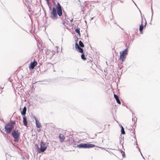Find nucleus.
Instances as JSON below:
<instances>
[{
	"instance_id": "17",
	"label": "nucleus",
	"mask_w": 160,
	"mask_h": 160,
	"mask_svg": "<svg viewBox=\"0 0 160 160\" xmlns=\"http://www.w3.org/2000/svg\"><path fill=\"white\" fill-rule=\"evenodd\" d=\"M78 51L79 52H80V53H83V49L82 48H81L80 47H79L78 49Z\"/></svg>"
},
{
	"instance_id": "5",
	"label": "nucleus",
	"mask_w": 160,
	"mask_h": 160,
	"mask_svg": "<svg viewBox=\"0 0 160 160\" xmlns=\"http://www.w3.org/2000/svg\"><path fill=\"white\" fill-rule=\"evenodd\" d=\"M56 9L58 14L59 17H60L62 15V12L61 7L59 3H58V5L56 7Z\"/></svg>"
},
{
	"instance_id": "21",
	"label": "nucleus",
	"mask_w": 160,
	"mask_h": 160,
	"mask_svg": "<svg viewBox=\"0 0 160 160\" xmlns=\"http://www.w3.org/2000/svg\"><path fill=\"white\" fill-rule=\"evenodd\" d=\"M80 47L78 45L77 43H76L75 45V48L76 49H78Z\"/></svg>"
},
{
	"instance_id": "18",
	"label": "nucleus",
	"mask_w": 160,
	"mask_h": 160,
	"mask_svg": "<svg viewBox=\"0 0 160 160\" xmlns=\"http://www.w3.org/2000/svg\"><path fill=\"white\" fill-rule=\"evenodd\" d=\"M81 58L83 60H86L87 59L85 57V55L83 53L81 55Z\"/></svg>"
},
{
	"instance_id": "12",
	"label": "nucleus",
	"mask_w": 160,
	"mask_h": 160,
	"mask_svg": "<svg viewBox=\"0 0 160 160\" xmlns=\"http://www.w3.org/2000/svg\"><path fill=\"white\" fill-rule=\"evenodd\" d=\"M145 26V24L144 25L142 24V22L140 26L139 31L141 33H142V31L144 28V26Z\"/></svg>"
},
{
	"instance_id": "20",
	"label": "nucleus",
	"mask_w": 160,
	"mask_h": 160,
	"mask_svg": "<svg viewBox=\"0 0 160 160\" xmlns=\"http://www.w3.org/2000/svg\"><path fill=\"white\" fill-rule=\"evenodd\" d=\"M121 133L122 134H125V132L124 130V129L122 126V128H121Z\"/></svg>"
},
{
	"instance_id": "13",
	"label": "nucleus",
	"mask_w": 160,
	"mask_h": 160,
	"mask_svg": "<svg viewBox=\"0 0 160 160\" xmlns=\"http://www.w3.org/2000/svg\"><path fill=\"white\" fill-rule=\"evenodd\" d=\"M68 142L69 145H72V143L73 142L74 140L72 138H71L69 139L68 141Z\"/></svg>"
},
{
	"instance_id": "7",
	"label": "nucleus",
	"mask_w": 160,
	"mask_h": 160,
	"mask_svg": "<svg viewBox=\"0 0 160 160\" xmlns=\"http://www.w3.org/2000/svg\"><path fill=\"white\" fill-rule=\"evenodd\" d=\"M37 64V62L36 61L34 60L33 62H32L30 63L29 67V68L32 69H34Z\"/></svg>"
},
{
	"instance_id": "9",
	"label": "nucleus",
	"mask_w": 160,
	"mask_h": 160,
	"mask_svg": "<svg viewBox=\"0 0 160 160\" xmlns=\"http://www.w3.org/2000/svg\"><path fill=\"white\" fill-rule=\"evenodd\" d=\"M35 120L36 127L38 128H40L41 127L42 125L40 122L39 121H38L37 118H35Z\"/></svg>"
},
{
	"instance_id": "15",
	"label": "nucleus",
	"mask_w": 160,
	"mask_h": 160,
	"mask_svg": "<svg viewBox=\"0 0 160 160\" xmlns=\"http://www.w3.org/2000/svg\"><path fill=\"white\" fill-rule=\"evenodd\" d=\"M26 108L25 107H24L22 111L21 112L22 114V115H25L26 114Z\"/></svg>"
},
{
	"instance_id": "8",
	"label": "nucleus",
	"mask_w": 160,
	"mask_h": 160,
	"mask_svg": "<svg viewBox=\"0 0 160 160\" xmlns=\"http://www.w3.org/2000/svg\"><path fill=\"white\" fill-rule=\"evenodd\" d=\"M52 14L54 18H56V17L57 16V12H56V9L55 8L53 7L52 8Z\"/></svg>"
},
{
	"instance_id": "1",
	"label": "nucleus",
	"mask_w": 160,
	"mask_h": 160,
	"mask_svg": "<svg viewBox=\"0 0 160 160\" xmlns=\"http://www.w3.org/2000/svg\"><path fill=\"white\" fill-rule=\"evenodd\" d=\"M15 124V121H13L7 123L5 127V131L8 134H9L14 128V125Z\"/></svg>"
},
{
	"instance_id": "2",
	"label": "nucleus",
	"mask_w": 160,
	"mask_h": 160,
	"mask_svg": "<svg viewBox=\"0 0 160 160\" xmlns=\"http://www.w3.org/2000/svg\"><path fill=\"white\" fill-rule=\"evenodd\" d=\"M12 134L14 138V141L18 142L19 141V138L20 135V133L18 130H13L12 132Z\"/></svg>"
},
{
	"instance_id": "6",
	"label": "nucleus",
	"mask_w": 160,
	"mask_h": 160,
	"mask_svg": "<svg viewBox=\"0 0 160 160\" xmlns=\"http://www.w3.org/2000/svg\"><path fill=\"white\" fill-rule=\"evenodd\" d=\"M47 147L45 146L43 141H41L40 143V150L42 152H44L46 149Z\"/></svg>"
},
{
	"instance_id": "10",
	"label": "nucleus",
	"mask_w": 160,
	"mask_h": 160,
	"mask_svg": "<svg viewBox=\"0 0 160 160\" xmlns=\"http://www.w3.org/2000/svg\"><path fill=\"white\" fill-rule=\"evenodd\" d=\"M59 138L60 142H62L64 140L65 137L62 134H59Z\"/></svg>"
},
{
	"instance_id": "16",
	"label": "nucleus",
	"mask_w": 160,
	"mask_h": 160,
	"mask_svg": "<svg viewBox=\"0 0 160 160\" xmlns=\"http://www.w3.org/2000/svg\"><path fill=\"white\" fill-rule=\"evenodd\" d=\"M79 46L82 48H83L84 46V44L81 41H79Z\"/></svg>"
},
{
	"instance_id": "3",
	"label": "nucleus",
	"mask_w": 160,
	"mask_h": 160,
	"mask_svg": "<svg viewBox=\"0 0 160 160\" xmlns=\"http://www.w3.org/2000/svg\"><path fill=\"white\" fill-rule=\"evenodd\" d=\"M128 50L126 49L124 51L121 52H120V59L123 62L125 60L126 56L128 54Z\"/></svg>"
},
{
	"instance_id": "14",
	"label": "nucleus",
	"mask_w": 160,
	"mask_h": 160,
	"mask_svg": "<svg viewBox=\"0 0 160 160\" xmlns=\"http://www.w3.org/2000/svg\"><path fill=\"white\" fill-rule=\"evenodd\" d=\"M23 124L25 126H26L28 124V123H27V121L26 118L25 117V116L24 117H23Z\"/></svg>"
},
{
	"instance_id": "4",
	"label": "nucleus",
	"mask_w": 160,
	"mask_h": 160,
	"mask_svg": "<svg viewBox=\"0 0 160 160\" xmlns=\"http://www.w3.org/2000/svg\"><path fill=\"white\" fill-rule=\"evenodd\" d=\"M95 145L90 143H81L77 145V147L79 148H89L95 147Z\"/></svg>"
},
{
	"instance_id": "11",
	"label": "nucleus",
	"mask_w": 160,
	"mask_h": 160,
	"mask_svg": "<svg viewBox=\"0 0 160 160\" xmlns=\"http://www.w3.org/2000/svg\"><path fill=\"white\" fill-rule=\"evenodd\" d=\"M114 97L115 98L116 101H117V102L119 104H121L120 101L119 100V99L118 97V96L116 94H114Z\"/></svg>"
},
{
	"instance_id": "19",
	"label": "nucleus",
	"mask_w": 160,
	"mask_h": 160,
	"mask_svg": "<svg viewBox=\"0 0 160 160\" xmlns=\"http://www.w3.org/2000/svg\"><path fill=\"white\" fill-rule=\"evenodd\" d=\"M75 32L77 33H78L79 35H80V28H76L75 30Z\"/></svg>"
},
{
	"instance_id": "22",
	"label": "nucleus",
	"mask_w": 160,
	"mask_h": 160,
	"mask_svg": "<svg viewBox=\"0 0 160 160\" xmlns=\"http://www.w3.org/2000/svg\"><path fill=\"white\" fill-rule=\"evenodd\" d=\"M47 1H48V0H47Z\"/></svg>"
}]
</instances>
